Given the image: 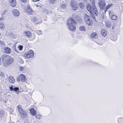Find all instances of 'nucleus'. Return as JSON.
Returning <instances> with one entry per match:
<instances>
[{
    "instance_id": "1",
    "label": "nucleus",
    "mask_w": 123,
    "mask_h": 123,
    "mask_svg": "<svg viewBox=\"0 0 123 123\" xmlns=\"http://www.w3.org/2000/svg\"><path fill=\"white\" fill-rule=\"evenodd\" d=\"M90 1L92 6H91L90 3H88L86 5V8L93 19L96 20L95 16H98V11L95 5V0H90Z\"/></svg>"
},
{
    "instance_id": "2",
    "label": "nucleus",
    "mask_w": 123,
    "mask_h": 123,
    "mask_svg": "<svg viewBox=\"0 0 123 123\" xmlns=\"http://www.w3.org/2000/svg\"><path fill=\"white\" fill-rule=\"evenodd\" d=\"M2 61L4 66H6L10 64L13 62V59L10 56L4 54L1 57Z\"/></svg>"
},
{
    "instance_id": "3",
    "label": "nucleus",
    "mask_w": 123,
    "mask_h": 123,
    "mask_svg": "<svg viewBox=\"0 0 123 123\" xmlns=\"http://www.w3.org/2000/svg\"><path fill=\"white\" fill-rule=\"evenodd\" d=\"M84 18L86 23L88 26H92L93 25V20L91 19V17L86 13L85 14Z\"/></svg>"
},
{
    "instance_id": "4",
    "label": "nucleus",
    "mask_w": 123,
    "mask_h": 123,
    "mask_svg": "<svg viewBox=\"0 0 123 123\" xmlns=\"http://www.w3.org/2000/svg\"><path fill=\"white\" fill-rule=\"evenodd\" d=\"M17 108L20 116H23V117H24L26 116L27 114L25 111L24 110L22 109V106L21 105H18L17 106Z\"/></svg>"
},
{
    "instance_id": "5",
    "label": "nucleus",
    "mask_w": 123,
    "mask_h": 123,
    "mask_svg": "<svg viewBox=\"0 0 123 123\" xmlns=\"http://www.w3.org/2000/svg\"><path fill=\"white\" fill-rule=\"evenodd\" d=\"M34 55V52L31 50H30L27 52L25 53L24 54V56L26 59L31 58Z\"/></svg>"
},
{
    "instance_id": "6",
    "label": "nucleus",
    "mask_w": 123,
    "mask_h": 123,
    "mask_svg": "<svg viewBox=\"0 0 123 123\" xmlns=\"http://www.w3.org/2000/svg\"><path fill=\"white\" fill-rule=\"evenodd\" d=\"M98 4L100 8L102 10L105 9L106 3L104 0H100L99 1Z\"/></svg>"
},
{
    "instance_id": "7",
    "label": "nucleus",
    "mask_w": 123,
    "mask_h": 123,
    "mask_svg": "<svg viewBox=\"0 0 123 123\" xmlns=\"http://www.w3.org/2000/svg\"><path fill=\"white\" fill-rule=\"evenodd\" d=\"M17 80L19 81L20 80L22 82H24L26 80V78L25 75L23 74H20L17 78Z\"/></svg>"
},
{
    "instance_id": "8",
    "label": "nucleus",
    "mask_w": 123,
    "mask_h": 123,
    "mask_svg": "<svg viewBox=\"0 0 123 123\" xmlns=\"http://www.w3.org/2000/svg\"><path fill=\"white\" fill-rule=\"evenodd\" d=\"M71 5L73 10H76L78 9V7L77 4L75 2L74 0H72L70 2Z\"/></svg>"
},
{
    "instance_id": "9",
    "label": "nucleus",
    "mask_w": 123,
    "mask_h": 123,
    "mask_svg": "<svg viewBox=\"0 0 123 123\" xmlns=\"http://www.w3.org/2000/svg\"><path fill=\"white\" fill-rule=\"evenodd\" d=\"M67 25L73 24L76 25L77 23L75 21L74 18H70L67 20Z\"/></svg>"
},
{
    "instance_id": "10",
    "label": "nucleus",
    "mask_w": 123,
    "mask_h": 123,
    "mask_svg": "<svg viewBox=\"0 0 123 123\" xmlns=\"http://www.w3.org/2000/svg\"><path fill=\"white\" fill-rule=\"evenodd\" d=\"M25 11L28 14L32 15L35 13V12L31 9L29 6H27L26 8Z\"/></svg>"
},
{
    "instance_id": "11",
    "label": "nucleus",
    "mask_w": 123,
    "mask_h": 123,
    "mask_svg": "<svg viewBox=\"0 0 123 123\" xmlns=\"http://www.w3.org/2000/svg\"><path fill=\"white\" fill-rule=\"evenodd\" d=\"M12 14L15 16H18L19 15V11L16 9H14L12 11Z\"/></svg>"
},
{
    "instance_id": "12",
    "label": "nucleus",
    "mask_w": 123,
    "mask_h": 123,
    "mask_svg": "<svg viewBox=\"0 0 123 123\" xmlns=\"http://www.w3.org/2000/svg\"><path fill=\"white\" fill-rule=\"evenodd\" d=\"M76 25H69L68 28L69 30L73 31H75L76 30Z\"/></svg>"
},
{
    "instance_id": "13",
    "label": "nucleus",
    "mask_w": 123,
    "mask_h": 123,
    "mask_svg": "<svg viewBox=\"0 0 123 123\" xmlns=\"http://www.w3.org/2000/svg\"><path fill=\"white\" fill-rule=\"evenodd\" d=\"M4 49V52L6 54H9L11 53V49L8 47H5Z\"/></svg>"
},
{
    "instance_id": "14",
    "label": "nucleus",
    "mask_w": 123,
    "mask_h": 123,
    "mask_svg": "<svg viewBox=\"0 0 123 123\" xmlns=\"http://www.w3.org/2000/svg\"><path fill=\"white\" fill-rule=\"evenodd\" d=\"M24 33L25 35L29 38H31L32 37V35L31 32L29 31H25Z\"/></svg>"
},
{
    "instance_id": "15",
    "label": "nucleus",
    "mask_w": 123,
    "mask_h": 123,
    "mask_svg": "<svg viewBox=\"0 0 123 123\" xmlns=\"http://www.w3.org/2000/svg\"><path fill=\"white\" fill-rule=\"evenodd\" d=\"M107 34V32L105 30L103 29L101 31V34L104 37H106Z\"/></svg>"
},
{
    "instance_id": "16",
    "label": "nucleus",
    "mask_w": 123,
    "mask_h": 123,
    "mask_svg": "<svg viewBox=\"0 0 123 123\" xmlns=\"http://www.w3.org/2000/svg\"><path fill=\"white\" fill-rule=\"evenodd\" d=\"M30 113L33 116H35L37 114L36 111L33 108H31L29 110Z\"/></svg>"
},
{
    "instance_id": "17",
    "label": "nucleus",
    "mask_w": 123,
    "mask_h": 123,
    "mask_svg": "<svg viewBox=\"0 0 123 123\" xmlns=\"http://www.w3.org/2000/svg\"><path fill=\"white\" fill-rule=\"evenodd\" d=\"M113 6L112 4H110L107 5L106 6V7L104 9V12L106 13L108 10L111 8Z\"/></svg>"
},
{
    "instance_id": "18",
    "label": "nucleus",
    "mask_w": 123,
    "mask_h": 123,
    "mask_svg": "<svg viewBox=\"0 0 123 123\" xmlns=\"http://www.w3.org/2000/svg\"><path fill=\"white\" fill-rule=\"evenodd\" d=\"M8 80L9 82L13 84L15 82V80L14 78L12 76L9 77Z\"/></svg>"
},
{
    "instance_id": "19",
    "label": "nucleus",
    "mask_w": 123,
    "mask_h": 123,
    "mask_svg": "<svg viewBox=\"0 0 123 123\" xmlns=\"http://www.w3.org/2000/svg\"><path fill=\"white\" fill-rule=\"evenodd\" d=\"M10 4L12 7L15 6L16 4V2L15 0H10Z\"/></svg>"
},
{
    "instance_id": "20",
    "label": "nucleus",
    "mask_w": 123,
    "mask_h": 123,
    "mask_svg": "<svg viewBox=\"0 0 123 123\" xmlns=\"http://www.w3.org/2000/svg\"><path fill=\"white\" fill-rule=\"evenodd\" d=\"M90 36L91 38H95L98 37V35L95 32H93L92 33L91 35Z\"/></svg>"
},
{
    "instance_id": "21",
    "label": "nucleus",
    "mask_w": 123,
    "mask_h": 123,
    "mask_svg": "<svg viewBox=\"0 0 123 123\" xmlns=\"http://www.w3.org/2000/svg\"><path fill=\"white\" fill-rule=\"evenodd\" d=\"M79 6L81 9H84L85 7L84 5L82 2H80L79 4Z\"/></svg>"
},
{
    "instance_id": "22",
    "label": "nucleus",
    "mask_w": 123,
    "mask_h": 123,
    "mask_svg": "<svg viewBox=\"0 0 123 123\" xmlns=\"http://www.w3.org/2000/svg\"><path fill=\"white\" fill-rule=\"evenodd\" d=\"M118 18L117 16L115 15H112L111 17V19L112 20H116Z\"/></svg>"
},
{
    "instance_id": "23",
    "label": "nucleus",
    "mask_w": 123,
    "mask_h": 123,
    "mask_svg": "<svg viewBox=\"0 0 123 123\" xmlns=\"http://www.w3.org/2000/svg\"><path fill=\"white\" fill-rule=\"evenodd\" d=\"M79 29L80 31H86L85 27L83 26H80L79 28Z\"/></svg>"
},
{
    "instance_id": "24",
    "label": "nucleus",
    "mask_w": 123,
    "mask_h": 123,
    "mask_svg": "<svg viewBox=\"0 0 123 123\" xmlns=\"http://www.w3.org/2000/svg\"><path fill=\"white\" fill-rule=\"evenodd\" d=\"M4 28V26L3 23H0V28L3 29Z\"/></svg>"
},
{
    "instance_id": "25",
    "label": "nucleus",
    "mask_w": 123,
    "mask_h": 123,
    "mask_svg": "<svg viewBox=\"0 0 123 123\" xmlns=\"http://www.w3.org/2000/svg\"><path fill=\"white\" fill-rule=\"evenodd\" d=\"M117 37L114 36H112L111 37V39L113 41H115L117 40Z\"/></svg>"
},
{
    "instance_id": "26",
    "label": "nucleus",
    "mask_w": 123,
    "mask_h": 123,
    "mask_svg": "<svg viewBox=\"0 0 123 123\" xmlns=\"http://www.w3.org/2000/svg\"><path fill=\"white\" fill-rule=\"evenodd\" d=\"M36 32L38 35H40L42 34V31L40 30H38Z\"/></svg>"
},
{
    "instance_id": "27",
    "label": "nucleus",
    "mask_w": 123,
    "mask_h": 123,
    "mask_svg": "<svg viewBox=\"0 0 123 123\" xmlns=\"http://www.w3.org/2000/svg\"><path fill=\"white\" fill-rule=\"evenodd\" d=\"M23 46L21 45L19 46L18 47V48H19V49L20 50H22L23 48Z\"/></svg>"
},
{
    "instance_id": "28",
    "label": "nucleus",
    "mask_w": 123,
    "mask_h": 123,
    "mask_svg": "<svg viewBox=\"0 0 123 123\" xmlns=\"http://www.w3.org/2000/svg\"><path fill=\"white\" fill-rule=\"evenodd\" d=\"M29 0H20L23 3H25L26 2Z\"/></svg>"
},
{
    "instance_id": "29",
    "label": "nucleus",
    "mask_w": 123,
    "mask_h": 123,
    "mask_svg": "<svg viewBox=\"0 0 123 123\" xmlns=\"http://www.w3.org/2000/svg\"><path fill=\"white\" fill-rule=\"evenodd\" d=\"M10 90L11 91H13L14 88L13 87V86H12L9 87Z\"/></svg>"
},
{
    "instance_id": "30",
    "label": "nucleus",
    "mask_w": 123,
    "mask_h": 123,
    "mask_svg": "<svg viewBox=\"0 0 123 123\" xmlns=\"http://www.w3.org/2000/svg\"><path fill=\"white\" fill-rule=\"evenodd\" d=\"M19 88L17 87H15L14 88L13 91H16L18 90Z\"/></svg>"
},
{
    "instance_id": "31",
    "label": "nucleus",
    "mask_w": 123,
    "mask_h": 123,
    "mask_svg": "<svg viewBox=\"0 0 123 123\" xmlns=\"http://www.w3.org/2000/svg\"><path fill=\"white\" fill-rule=\"evenodd\" d=\"M24 68L23 67H19V69L20 71H22L23 70Z\"/></svg>"
},
{
    "instance_id": "32",
    "label": "nucleus",
    "mask_w": 123,
    "mask_h": 123,
    "mask_svg": "<svg viewBox=\"0 0 123 123\" xmlns=\"http://www.w3.org/2000/svg\"><path fill=\"white\" fill-rule=\"evenodd\" d=\"M41 117V116L39 115H37L36 116V118L39 119H40V118Z\"/></svg>"
},
{
    "instance_id": "33",
    "label": "nucleus",
    "mask_w": 123,
    "mask_h": 123,
    "mask_svg": "<svg viewBox=\"0 0 123 123\" xmlns=\"http://www.w3.org/2000/svg\"><path fill=\"white\" fill-rule=\"evenodd\" d=\"M50 1L52 3H54L55 2V0H50Z\"/></svg>"
},
{
    "instance_id": "34",
    "label": "nucleus",
    "mask_w": 123,
    "mask_h": 123,
    "mask_svg": "<svg viewBox=\"0 0 123 123\" xmlns=\"http://www.w3.org/2000/svg\"><path fill=\"white\" fill-rule=\"evenodd\" d=\"M111 11L110 10H109V15H110L111 14Z\"/></svg>"
},
{
    "instance_id": "35",
    "label": "nucleus",
    "mask_w": 123,
    "mask_h": 123,
    "mask_svg": "<svg viewBox=\"0 0 123 123\" xmlns=\"http://www.w3.org/2000/svg\"><path fill=\"white\" fill-rule=\"evenodd\" d=\"M6 10L3 11V14H5L6 13Z\"/></svg>"
},
{
    "instance_id": "36",
    "label": "nucleus",
    "mask_w": 123,
    "mask_h": 123,
    "mask_svg": "<svg viewBox=\"0 0 123 123\" xmlns=\"http://www.w3.org/2000/svg\"><path fill=\"white\" fill-rule=\"evenodd\" d=\"M65 6L64 5H62V7H65Z\"/></svg>"
},
{
    "instance_id": "37",
    "label": "nucleus",
    "mask_w": 123,
    "mask_h": 123,
    "mask_svg": "<svg viewBox=\"0 0 123 123\" xmlns=\"http://www.w3.org/2000/svg\"><path fill=\"white\" fill-rule=\"evenodd\" d=\"M107 26L108 27H111V25H110V24H109Z\"/></svg>"
},
{
    "instance_id": "38",
    "label": "nucleus",
    "mask_w": 123,
    "mask_h": 123,
    "mask_svg": "<svg viewBox=\"0 0 123 123\" xmlns=\"http://www.w3.org/2000/svg\"><path fill=\"white\" fill-rule=\"evenodd\" d=\"M34 2H36L38 1H39L40 0H32Z\"/></svg>"
},
{
    "instance_id": "39",
    "label": "nucleus",
    "mask_w": 123,
    "mask_h": 123,
    "mask_svg": "<svg viewBox=\"0 0 123 123\" xmlns=\"http://www.w3.org/2000/svg\"><path fill=\"white\" fill-rule=\"evenodd\" d=\"M3 17L0 18V20L1 21L2 20H3Z\"/></svg>"
},
{
    "instance_id": "40",
    "label": "nucleus",
    "mask_w": 123,
    "mask_h": 123,
    "mask_svg": "<svg viewBox=\"0 0 123 123\" xmlns=\"http://www.w3.org/2000/svg\"><path fill=\"white\" fill-rule=\"evenodd\" d=\"M1 58L0 57V62L1 61Z\"/></svg>"
},
{
    "instance_id": "41",
    "label": "nucleus",
    "mask_w": 123,
    "mask_h": 123,
    "mask_svg": "<svg viewBox=\"0 0 123 123\" xmlns=\"http://www.w3.org/2000/svg\"><path fill=\"white\" fill-rule=\"evenodd\" d=\"M1 42V41H0V43Z\"/></svg>"
}]
</instances>
